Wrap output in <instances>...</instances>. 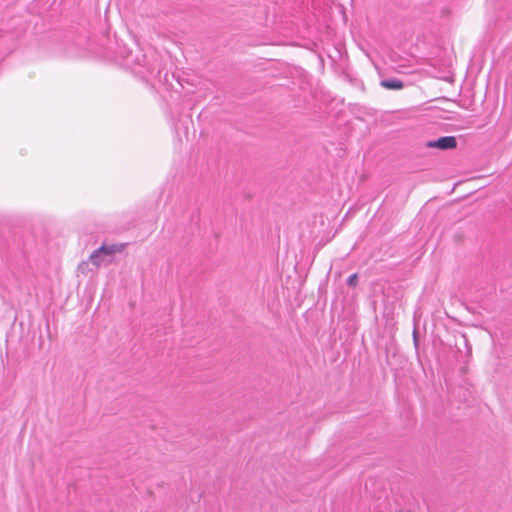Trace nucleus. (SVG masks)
<instances>
[{
    "mask_svg": "<svg viewBox=\"0 0 512 512\" xmlns=\"http://www.w3.org/2000/svg\"><path fill=\"white\" fill-rule=\"evenodd\" d=\"M380 85L389 90H399L404 87L403 81L396 78L381 80Z\"/></svg>",
    "mask_w": 512,
    "mask_h": 512,
    "instance_id": "nucleus-3",
    "label": "nucleus"
},
{
    "mask_svg": "<svg viewBox=\"0 0 512 512\" xmlns=\"http://www.w3.org/2000/svg\"><path fill=\"white\" fill-rule=\"evenodd\" d=\"M426 147L439 150H451L457 147V139L454 136H442L436 140L428 141Z\"/></svg>",
    "mask_w": 512,
    "mask_h": 512,
    "instance_id": "nucleus-1",
    "label": "nucleus"
},
{
    "mask_svg": "<svg viewBox=\"0 0 512 512\" xmlns=\"http://www.w3.org/2000/svg\"><path fill=\"white\" fill-rule=\"evenodd\" d=\"M413 340H414L415 346H417L418 345V335H417L416 329H414V331H413Z\"/></svg>",
    "mask_w": 512,
    "mask_h": 512,
    "instance_id": "nucleus-6",
    "label": "nucleus"
},
{
    "mask_svg": "<svg viewBox=\"0 0 512 512\" xmlns=\"http://www.w3.org/2000/svg\"><path fill=\"white\" fill-rule=\"evenodd\" d=\"M358 283V274L354 273L350 275L347 279V285L350 287H356Z\"/></svg>",
    "mask_w": 512,
    "mask_h": 512,
    "instance_id": "nucleus-5",
    "label": "nucleus"
},
{
    "mask_svg": "<svg viewBox=\"0 0 512 512\" xmlns=\"http://www.w3.org/2000/svg\"><path fill=\"white\" fill-rule=\"evenodd\" d=\"M397 512H411V511L398 510Z\"/></svg>",
    "mask_w": 512,
    "mask_h": 512,
    "instance_id": "nucleus-8",
    "label": "nucleus"
},
{
    "mask_svg": "<svg viewBox=\"0 0 512 512\" xmlns=\"http://www.w3.org/2000/svg\"><path fill=\"white\" fill-rule=\"evenodd\" d=\"M126 246H127L126 243L111 244V245H107V244L103 243L98 248V252H100L102 256H113L115 253L123 252L125 250Z\"/></svg>",
    "mask_w": 512,
    "mask_h": 512,
    "instance_id": "nucleus-2",
    "label": "nucleus"
},
{
    "mask_svg": "<svg viewBox=\"0 0 512 512\" xmlns=\"http://www.w3.org/2000/svg\"><path fill=\"white\" fill-rule=\"evenodd\" d=\"M89 260L95 265L96 267H100L101 264L104 262V259L100 252H98V249L94 250L90 256Z\"/></svg>",
    "mask_w": 512,
    "mask_h": 512,
    "instance_id": "nucleus-4",
    "label": "nucleus"
},
{
    "mask_svg": "<svg viewBox=\"0 0 512 512\" xmlns=\"http://www.w3.org/2000/svg\"><path fill=\"white\" fill-rule=\"evenodd\" d=\"M84 266H87V263L82 262V263L79 265L78 269H83V267H84Z\"/></svg>",
    "mask_w": 512,
    "mask_h": 512,
    "instance_id": "nucleus-7",
    "label": "nucleus"
}]
</instances>
